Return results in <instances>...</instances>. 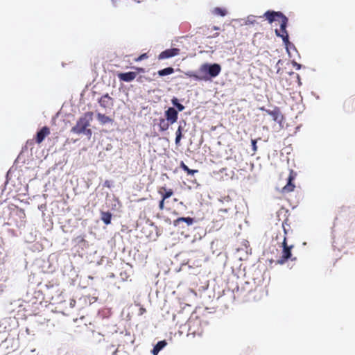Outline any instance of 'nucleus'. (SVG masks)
<instances>
[{
  "instance_id": "f257e3e1",
  "label": "nucleus",
  "mask_w": 355,
  "mask_h": 355,
  "mask_svg": "<svg viewBox=\"0 0 355 355\" xmlns=\"http://www.w3.org/2000/svg\"><path fill=\"white\" fill-rule=\"evenodd\" d=\"M263 17L268 21L270 24L274 21H279L280 24V31L275 30L277 36L282 38L284 43L286 45L290 44L288 40V34L286 31L288 24V18L281 12H276L273 10H268L263 14Z\"/></svg>"
},
{
  "instance_id": "f03ea898",
  "label": "nucleus",
  "mask_w": 355,
  "mask_h": 355,
  "mask_svg": "<svg viewBox=\"0 0 355 355\" xmlns=\"http://www.w3.org/2000/svg\"><path fill=\"white\" fill-rule=\"evenodd\" d=\"M220 71L221 67L219 64L205 63L199 68V72L202 75H198L193 71H188L186 73V75L196 80H208L211 78H215L218 76Z\"/></svg>"
},
{
  "instance_id": "7ed1b4c3",
  "label": "nucleus",
  "mask_w": 355,
  "mask_h": 355,
  "mask_svg": "<svg viewBox=\"0 0 355 355\" xmlns=\"http://www.w3.org/2000/svg\"><path fill=\"white\" fill-rule=\"evenodd\" d=\"M93 112H87L81 116L76 125L71 128V132L77 135L85 134L89 139L92 135V131L89 127L93 120Z\"/></svg>"
},
{
  "instance_id": "20e7f679",
  "label": "nucleus",
  "mask_w": 355,
  "mask_h": 355,
  "mask_svg": "<svg viewBox=\"0 0 355 355\" xmlns=\"http://www.w3.org/2000/svg\"><path fill=\"white\" fill-rule=\"evenodd\" d=\"M284 232V238L282 243V254L276 261L277 264L283 265L288 260L291 259L292 261L296 260V257H293L291 250L293 248V245H288L287 243V230L285 228L284 225H283Z\"/></svg>"
},
{
  "instance_id": "39448f33",
  "label": "nucleus",
  "mask_w": 355,
  "mask_h": 355,
  "mask_svg": "<svg viewBox=\"0 0 355 355\" xmlns=\"http://www.w3.org/2000/svg\"><path fill=\"white\" fill-rule=\"evenodd\" d=\"M296 173L293 171H290V173L288 178V182L287 184L282 188V192L285 193H290L291 191H294V189L295 188V184L293 183L294 180L296 178Z\"/></svg>"
},
{
  "instance_id": "423d86ee",
  "label": "nucleus",
  "mask_w": 355,
  "mask_h": 355,
  "mask_svg": "<svg viewBox=\"0 0 355 355\" xmlns=\"http://www.w3.org/2000/svg\"><path fill=\"white\" fill-rule=\"evenodd\" d=\"M98 103L103 108L111 110L114 106V99L106 94L99 98Z\"/></svg>"
},
{
  "instance_id": "0eeeda50",
  "label": "nucleus",
  "mask_w": 355,
  "mask_h": 355,
  "mask_svg": "<svg viewBox=\"0 0 355 355\" xmlns=\"http://www.w3.org/2000/svg\"><path fill=\"white\" fill-rule=\"evenodd\" d=\"M261 110L266 111V112L268 114H269L272 116V119L275 121H276L279 123H281L282 122L284 116H283L282 114L281 113L279 107H275L274 108V110H266L263 107L261 108Z\"/></svg>"
},
{
  "instance_id": "6e6552de",
  "label": "nucleus",
  "mask_w": 355,
  "mask_h": 355,
  "mask_svg": "<svg viewBox=\"0 0 355 355\" xmlns=\"http://www.w3.org/2000/svg\"><path fill=\"white\" fill-rule=\"evenodd\" d=\"M180 50L178 48H173L166 49L165 51L161 52L158 55L159 60L168 59L180 54Z\"/></svg>"
},
{
  "instance_id": "1a4fd4ad",
  "label": "nucleus",
  "mask_w": 355,
  "mask_h": 355,
  "mask_svg": "<svg viewBox=\"0 0 355 355\" xmlns=\"http://www.w3.org/2000/svg\"><path fill=\"white\" fill-rule=\"evenodd\" d=\"M166 119L170 122L171 124L175 123L178 118V112L173 107H169L165 111Z\"/></svg>"
},
{
  "instance_id": "9d476101",
  "label": "nucleus",
  "mask_w": 355,
  "mask_h": 355,
  "mask_svg": "<svg viewBox=\"0 0 355 355\" xmlns=\"http://www.w3.org/2000/svg\"><path fill=\"white\" fill-rule=\"evenodd\" d=\"M50 133V128L47 126H44L37 132L35 136V142L38 144H41L44 140L45 137L49 136Z\"/></svg>"
},
{
  "instance_id": "9b49d317",
  "label": "nucleus",
  "mask_w": 355,
  "mask_h": 355,
  "mask_svg": "<svg viewBox=\"0 0 355 355\" xmlns=\"http://www.w3.org/2000/svg\"><path fill=\"white\" fill-rule=\"evenodd\" d=\"M137 73L135 71H129L125 73H119L117 76L120 81L131 82L137 77Z\"/></svg>"
},
{
  "instance_id": "f8f14e48",
  "label": "nucleus",
  "mask_w": 355,
  "mask_h": 355,
  "mask_svg": "<svg viewBox=\"0 0 355 355\" xmlns=\"http://www.w3.org/2000/svg\"><path fill=\"white\" fill-rule=\"evenodd\" d=\"M158 193L161 195L162 198L163 200H166L171 197L173 194V191L172 189H167L165 187H161L158 189Z\"/></svg>"
},
{
  "instance_id": "ddd939ff",
  "label": "nucleus",
  "mask_w": 355,
  "mask_h": 355,
  "mask_svg": "<svg viewBox=\"0 0 355 355\" xmlns=\"http://www.w3.org/2000/svg\"><path fill=\"white\" fill-rule=\"evenodd\" d=\"M96 117L99 123L102 125H105L109 123H112L114 121V120L111 117L101 113H98L96 114Z\"/></svg>"
},
{
  "instance_id": "4468645a",
  "label": "nucleus",
  "mask_w": 355,
  "mask_h": 355,
  "mask_svg": "<svg viewBox=\"0 0 355 355\" xmlns=\"http://www.w3.org/2000/svg\"><path fill=\"white\" fill-rule=\"evenodd\" d=\"M181 222H185L187 225H191L194 222V219L191 217H180L174 220V225H179Z\"/></svg>"
},
{
  "instance_id": "2eb2a0df",
  "label": "nucleus",
  "mask_w": 355,
  "mask_h": 355,
  "mask_svg": "<svg viewBox=\"0 0 355 355\" xmlns=\"http://www.w3.org/2000/svg\"><path fill=\"white\" fill-rule=\"evenodd\" d=\"M170 125H171V124L166 119H163V118H160L159 119L158 125H159V128L160 131L163 132V131L167 130L168 129Z\"/></svg>"
},
{
  "instance_id": "dca6fc26",
  "label": "nucleus",
  "mask_w": 355,
  "mask_h": 355,
  "mask_svg": "<svg viewBox=\"0 0 355 355\" xmlns=\"http://www.w3.org/2000/svg\"><path fill=\"white\" fill-rule=\"evenodd\" d=\"M166 345V342L165 340L159 341L156 345L154 347L152 352L153 355H157L158 352L162 349Z\"/></svg>"
},
{
  "instance_id": "f3484780",
  "label": "nucleus",
  "mask_w": 355,
  "mask_h": 355,
  "mask_svg": "<svg viewBox=\"0 0 355 355\" xmlns=\"http://www.w3.org/2000/svg\"><path fill=\"white\" fill-rule=\"evenodd\" d=\"M112 219V214L111 213L107 211V212H102L101 213V220L103 221V223L105 225H109L111 223Z\"/></svg>"
},
{
  "instance_id": "a211bd4d",
  "label": "nucleus",
  "mask_w": 355,
  "mask_h": 355,
  "mask_svg": "<svg viewBox=\"0 0 355 355\" xmlns=\"http://www.w3.org/2000/svg\"><path fill=\"white\" fill-rule=\"evenodd\" d=\"M180 168L184 171L188 175H194L198 172V170H193L189 168V167L184 163L183 161L180 162Z\"/></svg>"
},
{
  "instance_id": "6ab92c4d",
  "label": "nucleus",
  "mask_w": 355,
  "mask_h": 355,
  "mask_svg": "<svg viewBox=\"0 0 355 355\" xmlns=\"http://www.w3.org/2000/svg\"><path fill=\"white\" fill-rule=\"evenodd\" d=\"M174 72V69L173 67H166L165 69L159 70L157 73L159 76H164L167 75L172 74Z\"/></svg>"
},
{
  "instance_id": "aec40b11",
  "label": "nucleus",
  "mask_w": 355,
  "mask_h": 355,
  "mask_svg": "<svg viewBox=\"0 0 355 355\" xmlns=\"http://www.w3.org/2000/svg\"><path fill=\"white\" fill-rule=\"evenodd\" d=\"M182 128L181 125H180L175 132V135H176V137H175V144L176 145H179L180 144V140L182 137Z\"/></svg>"
},
{
  "instance_id": "412c9836",
  "label": "nucleus",
  "mask_w": 355,
  "mask_h": 355,
  "mask_svg": "<svg viewBox=\"0 0 355 355\" xmlns=\"http://www.w3.org/2000/svg\"><path fill=\"white\" fill-rule=\"evenodd\" d=\"M214 13L220 16H225L227 11L225 9L220 8H216L214 10Z\"/></svg>"
},
{
  "instance_id": "4be33fe9",
  "label": "nucleus",
  "mask_w": 355,
  "mask_h": 355,
  "mask_svg": "<svg viewBox=\"0 0 355 355\" xmlns=\"http://www.w3.org/2000/svg\"><path fill=\"white\" fill-rule=\"evenodd\" d=\"M256 23L255 17L250 15L247 17V19L245 21V24H254Z\"/></svg>"
},
{
  "instance_id": "5701e85b",
  "label": "nucleus",
  "mask_w": 355,
  "mask_h": 355,
  "mask_svg": "<svg viewBox=\"0 0 355 355\" xmlns=\"http://www.w3.org/2000/svg\"><path fill=\"white\" fill-rule=\"evenodd\" d=\"M252 155H254L255 153L257 150V139H252Z\"/></svg>"
},
{
  "instance_id": "b1692460",
  "label": "nucleus",
  "mask_w": 355,
  "mask_h": 355,
  "mask_svg": "<svg viewBox=\"0 0 355 355\" xmlns=\"http://www.w3.org/2000/svg\"><path fill=\"white\" fill-rule=\"evenodd\" d=\"M148 58V55L147 53H143L141 54V55H139V57H137V58L135 59V62H140L144 59H147Z\"/></svg>"
},
{
  "instance_id": "393cba45",
  "label": "nucleus",
  "mask_w": 355,
  "mask_h": 355,
  "mask_svg": "<svg viewBox=\"0 0 355 355\" xmlns=\"http://www.w3.org/2000/svg\"><path fill=\"white\" fill-rule=\"evenodd\" d=\"M164 201L165 200H163V198H162L159 202V209L160 210H163L164 209Z\"/></svg>"
},
{
  "instance_id": "a878e982",
  "label": "nucleus",
  "mask_w": 355,
  "mask_h": 355,
  "mask_svg": "<svg viewBox=\"0 0 355 355\" xmlns=\"http://www.w3.org/2000/svg\"><path fill=\"white\" fill-rule=\"evenodd\" d=\"M175 107L180 112L182 111L184 109V106L180 103H177Z\"/></svg>"
},
{
  "instance_id": "bb28decb",
  "label": "nucleus",
  "mask_w": 355,
  "mask_h": 355,
  "mask_svg": "<svg viewBox=\"0 0 355 355\" xmlns=\"http://www.w3.org/2000/svg\"><path fill=\"white\" fill-rule=\"evenodd\" d=\"M293 65L295 67V69L297 70H299L301 69V64L297 63L296 62L293 61Z\"/></svg>"
},
{
  "instance_id": "cd10ccee",
  "label": "nucleus",
  "mask_w": 355,
  "mask_h": 355,
  "mask_svg": "<svg viewBox=\"0 0 355 355\" xmlns=\"http://www.w3.org/2000/svg\"><path fill=\"white\" fill-rule=\"evenodd\" d=\"M195 322H196V321H189V331L190 332H191L192 334H196V331H192V329H191V324H194Z\"/></svg>"
},
{
  "instance_id": "c85d7f7f",
  "label": "nucleus",
  "mask_w": 355,
  "mask_h": 355,
  "mask_svg": "<svg viewBox=\"0 0 355 355\" xmlns=\"http://www.w3.org/2000/svg\"><path fill=\"white\" fill-rule=\"evenodd\" d=\"M76 240L78 241V242H83L85 241L84 236H79L76 238Z\"/></svg>"
},
{
  "instance_id": "c756f323",
  "label": "nucleus",
  "mask_w": 355,
  "mask_h": 355,
  "mask_svg": "<svg viewBox=\"0 0 355 355\" xmlns=\"http://www.w3.org/2000/svg\"><path fill=\"white\" fill-rule=\"evenodd\" d=\"M135 69L137 71V72H139V73H144L145 71L144 69L142 67H136Z\"/></svg>"
},
{
  "instance_id": "7c9ffc66",
  "label": "nucleus",
  "mask_w": 355,
  "mask_h": 355,
  "mask_svg": "<svg viewBox=\"0 0 355 355\" xmlns=\"http://www.w3.org/2000/svg\"><path fill=\"white\" fill-rule=\"evenodd\" d=\"M178 103V100L176 98L172 99V103L173 105L176 106L177 103Z\"/></svg>"
},
{
  "instance_id": "2f4dec72",
  "label": "nucleus",
  "mask_w": 355,
  "mask_h": 355,
  "mask_svg": "<svg viewBox=\"0 0 355 355\" xmlns=\"http://www.w3.org/2000/svg\"><path fill=\"white\" fill-rule=\"evenodd\" d=\"M105 186L107 187H110V184H109V181L106 180L105 182Z\"/></svg>"
},
{
  "instance_id": "473e14b6",
  "label": "nucleus",
  "mask_w": 355,
  "mask_h": 355,
  "mask_svg": "<svg viewBox=\"0 0 355 355\" xmlns=\"http://www.w3.org/2000/svg\"><path fill=\"white\" fill-rule=\"evenodd\" d=\"M118 352V349H115V351L112 353V355H116Z\"/></svg>"
},
{
  "instance_id": "72a5a7b5",
  "label": "nucleus",
  "mask_w": 355,
  "mask_h": 355,
  "mask_svg": "<svg viewBox=\"0 0 355 355\" xmlns=\"http://www.w3.org/2000/svg\"><path fill=\"white\" fill-rule=\"evenodd\" d=\"M225 169V168H222L220 170V172H221V173H222Z\"/></svg>"
},
{
  "instance_id": "f704fd0d",
  "label": "nucleus",
  "mask_w": 355,
  "mask_h": 355,
  "mask_svg": "<svg viewBox=\"0 0 355 355\" xmlns=\"http://www.w3.org/2000/svg\"><path fill=\"white\" fill-rule=\"evenodd\" d=\"M220 211L226 212V211H227V209H220Z\"/></svg>"
},
{
  "instance_id": "c9c22d12",
  "label": "nucleus",
  "mask_w": 355,
  "mask_h": 355,
  "mask_svg": "<svg viewBox=\"0 0 355 355\" xmlns=\"http://www.w3.org/2000/svg\"><path fill=\"white\" fill-rule=\"evenodd\" d=\"M214 29H215V30H218V27H216V26H214Z\"/></svg>"
},
{
  "instance_id": "e433bc0d",
  "label": "nucleus",
  "mask_w": 355,
  "mask_h": 355,
  "mask_svg": "<svg viewBox=\"0 0 355 355\" xmlns=\"http://www.w3.org/2000/svg\"><path fill=\"white\" fill-rule=\"evenodd\" d=\"M218 33H216L215 34V36H214V37L218 36Z\"/></svg>"
}]
</instances>
